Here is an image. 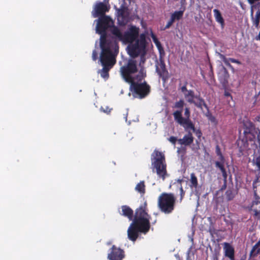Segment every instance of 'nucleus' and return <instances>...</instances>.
Returning <instances> with one entry per match:
<instances>
[{
	"instance_id": "obj_1",
	"label": "nucleus",
	"mask_w": 260,
	"mask_h": 260,
	"mask_svg": "<svg viewBox=\"0 0 260 260\" xmlns=\"http://www.w3.org/2000/svg\"><path fill=\"white\" fill-rule=\"evenodd\" d=\"M148 211L146 201L136 209L134 218L127 230L128 238L132 241H136L139 233L146 234L149 232L151 216Z\"/></svg>"
},
{
	"instance_id": "obj_2",
	"label": "nucleus",
	"mask_w": 260,
	"mask_h": 260,
	"mask_svg": "<svg viewBox=\"0 0 260 260\" xmlns=\"http://www.w3.org/2000/svg\"><path fill=\"white\" fill-rule=\"evenodd\" d=\"M101 53L100 60L102 66L113 67L116 63V57L118 53L119 46L115 41H100Z\"/></svg>"
},
{
	"instance_id": "obj_3",
	"label": "nucleus",
	"mask_w": 260,
	"mask_h": 260,
	"mask_svg": "<svg viewBox=\"0 0 260 260\" xmlns=\"http://www.w3.org/2000/svg\"><path fill=\"white\" fill-rule=\"evenodd\" d=\"M120 73L125 82L128 84L135 80L142 81L146 77L144 69H141L138 72L137 61L132 59L120 68Z\"/></svg>"
},
{
	"instance_id": "obj_4",
	"label": "nucleus",
	"mask_w": 260,
	"mask_h": 260,
	"mask_svg": "<svg viewBox=\"0 0 260 260\" xmlns=\"http://www.w3.org/2000/svg\"><path fill=\"white\" fill-rule=\"evenodd\" d=\"M139 27L135 25H131L124 34H122L118 27L113 26L111 29V33L119 41L127 44L132 43L139 39Z\"/></svg>"
},
{
	"instance_id": "obj_5",
	"label": "nucleus",
	"mask_w": 260,
	"mask_h": 260,
	"mask_svg": "<svg viewBox=\"0 0 260 260\" xmlns=\"http://www.w3.org/2000/svg\"><path fill=\"white\" fill-rule=\"evenodd\" d=\"M176 202L174 193L163 192L158 198L157 207L162 213L170 214L175 210Z\"/></svg>"
},
{
	"instance_id": "obj_6",
	"label": "nucleus",
	"mask_w": 260,
	"mask_h": 260,
	"mask_svg": "<svg viewBox=\"0 0 260 260\" xmlns=\"http://www.w3.org/2000/svg\"><path fill=\"white\" fill-rule=\"evenodd\" d=\"M152 165L158 176L164 180L168 176L165 156L161 152L154 150L151 154Z\"/></svg>"
},
{
	"instance_id": "obj_7",
	"label": "nucleus",
	"mask_w": 260,
	"mask_h": 260,
	"mask_svg": "<svg viewBox=\"0 0 260 260\" xmlns=\"http://www.w3.org/2000/svg\"><path fill=\"white\" fill-rule=\"evenodd\" d=\"M96 21V30L97 33L101 35L100 41H110L111 40L107 39L106 30L110 27L112 29L115 26L111 18L107 15L101 16Z\"/></svg>"
},
{
	"instance_id": "obj_8",
	"label": "nucleus",
	"mask_w": 260,
	"mask_h": 260,
	"mask_svg": "<svg viewBox=\"0 0 260 260\" xmlns=\"http://www.w3.org/2000/svg\"><path fill=\"white\" fill-rule=\"evenodd\" d=\"M129 84V89L135 97L142 99L150 92V86L145 81L142 82L135 80Z\"/></svg>"
},
{
	"instance_id": "obj_9",
	"label": "nucleus",
	"mask_w": 260,
	"mask_h": 260,
	"mask_svg": "<svg viewBox=\"0 0 260 260\" xmlns=\"http://www.w3.org/2000/svg\"><path fill=\"white\" fill-rule=\"evenodd\" d=\"M135 43H129L128 46V52L132 57H136L140 54L144 55L145 53L146 48V36L144 34H141L139 39L135 41Z\"/></svg>"
},
{
	"instance_id": "obj_10",
	"label": "nucleus",
	"mask_w": 260,
	"mask_h": 260,
	"mask_svg": "<svg viewBox=\"0 0 260 260\" xmlns=\"http://www.w3.org/2000/svg\"><path fill=\"white\" fill-rule=\"evenodd\" d=\"M174 120L179 125L183 127L193 128V123L190 119V112L188 107H186L184 110L185 117L182 116V113L180 111H174L173 113Z\"/></svg>"
},
{
	"instance_id": "obj_11",
	"label": "nucleus",
	"mask_w": 260,
	"mask_h": 260,
	"mask_svg": "<svg viewBox=\"0 0 260 260\" xmlns=\"http://www.w3.org/2000/svg\"><path fill=\"white\" fill-rule=\"evenodd\" d=\"M184 98L189 104H193L198 108L202 109L203 106L208 109V106L204 100L200 95H195L192 90H189L188 92L184 93Z\"/></svg>"
},
{
	"instance_id": "obj_12",
	"label": "nucleus",
	"mask_w": 260,
	"mask_h": 260,
	"mask_svg": "<svg viewBox=\"0 0 260 260\" xmlns=\"http://www.w3.org/2000/svg\"><path fill=\"white\" fill-rule=\"evenodd\" d=\"M117 17L120 25H125L128 21L129 12L127 7L121 6L117 9Z\"/></svg>"
},
{
	"instance_id": "obj_13",
	"label": "nucleus",
	"mask_w": 260,
	"mask_h": 260,
	"mask_svg": "<svg viewBox=\"0 0 260 260\" xmlns=\"http://www.w3.org/2000/svg\"><path fill=\"white\" fill-rule=\"evenodd\" d=\"M124 257V251L115 245L112 246L111 251L108 255L109 260H122Z\"/></svg>"
},
{
	"instance_id": "obj_14",
	"label": "nucleus",
	"mask_w": 260,
	"mask_h": 260,
	"mask_svg": "<svg viewBox=\"0 0 260 260\" xmlns=\"http://www.w3.org/2000/svg\"><path fill=\"white\" fill-rule=\"evenodd\" d=\"M156 71L159 77L165 82L169 78V73L166 68L164 59L161 57L159 59V66H156Z\"/></svg>"
},
{
	"instance_id": "obj_15",
	"label": "nucleus",
	"mask_w": 260,
	"mask_h": 260,
	"mask_svg": "<svg viewBox=\"0 0 260 260\" xmlns=\"http://www.w3.org/2000/svg\"><path fill=\"white\" fill-rule=\"evenodd\" d=\"M109 8L102 2H99L96 4L94 6V10L92 12L93 17L94 18L101 17V16L105 15V13L109 11Z\"/></svg>"
},
{
	"instance_id": "obj_16",
	"label": "nucleus",
	"mask_w": 260,
	"mask_h": 260,
	"mask_svg": "<svg viewBox=\"0 0 260 260\" xmlns=\"http://www.w3.org/2000/svg\"><path fill=\"white\" fill-rule=\"evenodd\" d=\"M121 211L119 213L121 216L127 218L129 220H133L134 218L135 213L133 209L127 205H122L121 206Z\"/></svg>"
},
{
	"instance_id": "obj_17",
	"label": "nucleus",
	"mask_w": 260,
	"mask_h": 260,
	"mask_svg": "<svg viewBox=\"0 0 260 260\" xmlns=\"http://www.w3.org/2000/svg\"><path fill=\"white\" fill-rule=\"evenodd\" d=\"M223 245L224 256L228 257L230 260H235L234 247L227 242H224Z\"/></svg>"
},
{
	"instance_id": "obj_18",
	"label": "nucleus",
	"mask_w": 260,
	"mask_h": 260,
	"mask_svg": "<svg viewBox=\"0 0 260 260\" xmlns=\"http://www.w3.org/2000/svg\"><path fill=\"white\" fill-rule=\"evenodd\" d=\"M186 132L187 134L185 135L183 138L178 140V143L181 145L189 146L193 142L194 138L192 133L189 130Z\"/></svg>"
},
{
	"instance_id": "obj_19",
	"label": "nucleus",
	"mask_w": 260,
	"mask_h": 260,
	"mask_svg": "<svg viewBox=\"0 0 260 260\" xmlns=\"http://www.w3.org/2000/svg\"><path fill=\"white\" fill-rule=\"evenodd\" d=\"M255 200L252 202L251 206V210L253 211L255 216L260 218V198L257 197V194L255 192Z\"/></svg>"
},
{
	"instance_id": "obj_20",
	"label": "nucleus",
	"mask_w": 260,
	"mask_h": 260,
	"mask_svg": "<svg viewBox=\"0 0 260 260\" xmlns=\"http://www.w3.org/2000/svg\"><path fill=\"white\" fill-rule=\"evenodd\" d=\"M215 167L221 171L222 175V177L223 178L224 184L222 186L221 189L223 190L226 188V181L228 178V174L226 171L225 168L223 166L222 164L218 161H215Z\"/></svg>"
},
{
	"instance_id": "obj_21",
	"label": "nucleus",
	"mask_w": 260,
	"mask_h": 260,
	"mask_svg": "<svg viewBox=\"0 0 260 260\" xmlns=\"http://www.w3.org/2000/svg\"><path fill=\"white\" fill-rule=\"evenodd\" d=\"M256 147L257 149L258 156L256 158L255 163L258 170L260 171V132L257 134L256 140Z\"/></svg>"
},
{
	"instance_id": "obj_22",
	"label": "nucleus",
	"mask_w": 260,
	"mask_h": 260,
	"mask_svg": "<svg viewBox=\"0 0 260 260\" xmlns=\"http://www.w3.org/2000/svg\"><path fill=\"white\" fill-rule=\"evenodd\" d=\"M218 78L221 83L224 84L228 83L229 74L227 70L224 67H222V70L219 73Z\"/></svg>"
},
{
	"instance_id": "obj_23",
	"label": "nucleus",
	"mask_w": 260,
	"mask_h": 260,
	"mask_svg": "<svg viewBox=\"0 0 260 260\" xmlns=\"http://www.w3.org/2000/svg\"><path fill=\"white\" fill-rule=\"evenodd\" d=\"M213 13L216 21L220 24L222 28H223L224 26V20L220 11L215 9L213 10Z\"/></svg>"
},
{
	"instance_id": "obj_24",
	"label": "nucleus",
	"mask_w": 260,
	"mask_h": 260,
	"mask_svg": "<svg viewBox=\"0 0 260 260\" xmlns=\"http://www.w3.org/2000/svg\"><path fill=\"white\" fill-rule=\"evenodd\" d=\"M219 57L220 59L224 62L225 65L230 68H232V66L229 62V61H231L233 63H235L238 64H241V61H240L239 60L233 58H229V59H228L225 57V56L224 55L222 54H219Z\"/></svg>"
},
{
	"instance_id": "obj_25",
	"label": "nucleus",
	"mask_w": 260,
	"mask_h": 260,
	"mask_svg": "<svg viewBox=\"0 0 260 260\" xmlns=\"http://www.w3.org/2000/svg\"><path fill=\"white\" fill-rule=\"evenodd\" d=\"M184 105V101L183 99H180L179 101L175 102L172 108L177 109L175 111H180L181 113H182Z\"/></svg>"
},
{
	"instance_id": "obj_26",
	"label": "nucleus",
	"mask_w": 260,
	"mask_h": 260,
	"mask_svg": "<svg viewBox=\"0 0 260 260\" xmlns=\"http://www.w3.org/2000/svg\"><path fill=\"white\" fill-rule=\"evenodd\" d=\"M260 253V240L252 247L250 252V257H255Z\"/></svg>"
},
{
	"instance_id": "obj_27",
	"label": "nucleus",
	"mask_w": 260,
	"mask_h": 260,
	"mask_svg": "<svg viewBox=\"0 0 260 260\" xmlns=\"http://www.w3.org/2000/svg\"><path fill=\"white\" fill-rule=\"evenodd\" d=\"M253 12L252 10L251 11V16H252V23L255 27H257L259 25L260 22V10L258 9L257 10L254 18L253 17Z\"/></svg>"
},
{
	"instance_id": "obj_28",
	"label": "nucleus",
	"mask_w": 260,
	"mask_h": 260,
	"mask_svg": "<svg viewBox=\"0 0 260 260\" xmlns=\"http://www.w3.org/2000/svg\"><path fill=\"white\" fill-rule=\"evenodd\" d=\"M103 67L102 70H100L99 73L102 78L107 79L109 76V72L112 67L108 66H103Z\"/></svg>"
},
{
	"instance_id": "obj_29",
	"label": "nucleus",
	"mask_w": 260,
	"mask_h": 260,
	"mask_svg": "<svg viewBox=\"0 0 260 260\" xmlns=\"http://www.w3.org/2000/svg\"><path fill=\"white\" fill-rule=\"evenodd\" d=\"M184 11V9L182 10L176 11L173 13L171 14V18L173 19L175 21L180 20L183 16Z\"/></svg>"
},
{
	"instance_id": "obj_30",
	"label": "nucleus",
	"mask_w": 260,
	"mask_h": 260,
	"mask_svg": "<svg viewBox=\"0 0 260 260\" xmlns=\"http://www.w3.org/2000/svg\"><path fill=\"white\" fill-rule=\"evenodd\" d=\"M244 133L245 134H251L254 128V125L250 121H246L244 124Z\"/></svg>"
},
{
	"instance_id": "obj_31",
	"label": "nucleus",
	"mask_w": 260,
	"mask_h": 260,
	"mask_svg": "<svg viewBox=\"0 0 260 260\" xmlns=\"http://www.w3.org/2000/svg\"><path fill=\"white\" fill-rule=\"evenodd\" d=\"M190 184L189 186L191 188H197L198 186V181L197 177H196L194 173H192L190 174V179L189 180Z\"/></svg>"
},
{
	"instance_id": "obj_32",
	"label": "nucleus",
	"mask_w": 260,
	"mask_h": 260,
	"mask_svg": "<svg viewBox=\"0 0 260 260\" xmlns=\"http://www.w3.org/2000/svg\"><path fill=\"white\" fill-rule=\"evenodd\" d=\"M135 189L140 193L144 194L145 193V185L144 181H141L138 183L136 186Z\"/></svg>"
},
{
	"instance_id": "obj_33",
	"label": "nucleus",
	"mask_w": 260,
	"mask_h": 260,
	"mask_svg": "<svg viewBox=\"0 0 260 260\" xmlns=\"http://www.w3.org/2000/svg\"><path fill=\"white\" fill-rule=\"evenodd\" d=\"M215 152L217 156L219 157L220 161H218L219 162H220L222 164L223 166L224 167V157L222 155L220 148L219 145H217L215 148Z\"/></svg>"
},
{
	"instance_id": "obj_34",
	"label": "nucleus",
	"mask_w": 260,
	"mask_h": 260,
	"mask_svg": "<svg viewBox=\"0 0 260 260\" xmlns=\"http://www.w3.org/2000/svg\"><path fill=\"white\" fill-rule=\"evenodd\" d=\"M237 145L239 147L240 151L242 152L244 150V148L248 146V144L246 141H244L243 140H239L237 141Z\"/></svg>"
},
{
	"instance_id": "obj_35",
	"label": "nucleus",
	"mask_w": 260,
	"mask_h": 260,
	"mask_svg": "<svg viewBox=\"0 0 260 260\" xmlns=\"http://www.w3.org/2000/svg\"><path fill=\"white\" fill-rule=\"evenodd\" d=\"M150 36L153 40V42L155 43V44L159 49V51H160V49H162V47L160 42L158 41L156 36L152 32H151ZM160 53H161V52H160Z\"/></svg>"
},
{
	"instance_id": "obj_36",
	"label": "nucleus",
	"mask_w": 260,
	"mask_h": 260,
	"mask_svg": "<svg viewBox=\"0 0 260 260\" xmlns=\"http://www.w3.org/2000/svg\"><path fill=\"white\" fill-rule=\"evenodd\" d=\"M150 36L153 40V42L155 43V44L159 49V51H160V49H162V47L160 42L158 41L156 36L152 32H151ZM160 53H161V52H160Z\"/></svg>"
},
{
	"instance_id": "obj_37",
	"label": "nucleus",
	"mask_w": 260,
	"mask_h": 260,
	"mask_svg": "<svg viewBox=\"0 0 260 260\" xmlns=\"http://www.w3.org/2000/svg\"><path fill=\"white\" fill-rule=\"evenodd\" d=\"M150 36L153 40V42L155 43V44L159 49V51H160V49H162V47L160 42L158 41L156 36L152 32H151ZM160 53H161V52H160Z\"/></svg>"
},
{
	"instance_id": "obj_38",
	"label": "nucleus",
	"mask_w": 260,
	"mask_h": 260,
	"mask_svg": "<svg viewBox=\"0 0 260 260\" xmlns=\"http://www.w3.org/2000/svg\"><path fill=\"white\" fill-rule=\"evenodd\" d=\"M150 36L153 40V42L155 43V44L159 49V51H160V49H162V47L160 42L158 41L156 36L152 32H151ZM160 53H161V52H160Z\"/></svg>"
},
{
	"instance_id": "obj_39",
	"label": "nucleus",
	"mask_w": 260,
	"mask_h": 260,
	"mask_svg": "<svg viewBox=\"0 0 260 260\" xmlns=\"http://www.w3.org/2000/svg\"><path fill=\"white\" fill-rule=\"evenodd\" d=\"M150 36L153 40V42L155 43V44L159 49V51H160V49H162V47L160 42L158 41L156 36L152 32H151ZM160 53H161V52H160Z\"/></svg>"
},
{
	"instance_id": "obj_40",
	"label": "nucleus",
	"mask_w": 260,
	"mask_h": 260,
	"mask_svg": "<svg viewBox=\"0 0 260 260\" xmlns=\"http://www.w3.org/2000/svg\"><path fill=\"white\" fill-rule=\"evenodd\" d=\"M150 36L153 40V42L155 43V44L159 49V51H160V49H162V47L160 42L158 41L156 36L152 32H151ZM160 53H161V52H160Z\"/></svg>"
},
{
	"instance_id": "obj_41",
	"label": "nucleus",
	"mask_w": 260,
	"mask_h": 260,
	"mask_svg": "<svg viewBox=\"0 0 260 260\" xmlns=\"http://www.w3.org/2000/svg\"><path fill=\"white\" fill-rule=\"evenodd\" d=\"M184 129L185 131H190V130H192L196 135L197 137L199 138V139H200V138L201 137L202 135V133L201 131V130L200 129H197L194 126V125L193 124V128H186V127H184Z\"/></svg>"
},
{
	"instance_id": "obj_42",
	"label": "nucleus",
	"mask_w": 260,
	"mask_h": 260,
	"mask_svg": "<svg viewBox=\"0 0 260 260\" xmlns=\"http://www.w3.org/2000/svg\"><path fill=\"white\" fill-rule=\"evenodd\" d=\"M225 195L228 201H231L235 197L233 191L230 189H229L226 191Z\"/></svg>"
},
{
	"instance_id": "obj_43",
	"label": "nucleus",
	"mask_w": 260,
	"mask_h": 260,
	"mask_svg": "<svg viewBox=\"0 0 260 260\" xmlns=\"http://www.w3.org/2000/svg\"><path fill=\"white\" fill-rule=\"evenodd\" d=\"M175 21L170 17V20L167 22V24L165 27H161L160 28L161 30H165L166 29H169Z\"/></svg>"
},
{
	"instance_id": "obj_44",
	"label": "nucleus",
	"mask_w": 260,
	"mask_h": 260,
	"mask_svg": "<svg viewBox=\"0 0 260 260\" xmlns=\"http://www.w3.org/2000/svg\"><path fill=\"white\" fill-rule=\"evenodd\" d=\"M178 188L179 189L180 196V202H181L182 200H183V199L184 197L185 191H184V190L183 189V187L181 184H180V185L178 186Z\"/></svg>"
},
{
	"instance_id": "obj_45",
	"label": "nucleus",
	"mask_w": 260,
	"mask_h": 260,
	"mask_svg": "<svg viewBox=\"0 0 260 260\" xmlns=\"http://www.w3.org/2000/svg\"><path fill=\"white\" fill-rule=\"evenodd\" d=\"M112 110V108H110L108 106H106L105 107H101L100 108V111L104 112V113H105L107 114H109L110 113L111 110Z\"/></svg>"
},
{
	"instance_id": "obj_46",
	"label": "nucleus",
	"mask_w": 260,
	"mask_h": 260,
	"mask_svg": "<svg viewBox=\"0 0 260 260\" xmlns=\"http://www.w3.org/2000/svg\"><path fill=\"white\" fill-rule=\"evenodd\" d=\"M169 141L173 145H175L178 140L176 137L174 136H171L168 139Z\"/></svg>"
},
{
	"instance_id": "obj_47",
	"label": "nucleus",
	"mask_w": 260,
	"mask_h": 260,
	"mask_svg": "<svg viewBox=\"0 0 260 260\" xmlns=\"http://www.w3.org/2000/svg\"><path fill=\"white\" fill-rule=\"evenodd\" d=\"M98 57V53L95 50H93L92 53V58L93 60L95 61Z\"/></svg>"
},
{
	"instance_id": "obj_48",
	"label": "nucleus",
	"mask_w": 260,
	"mask_h": 260,
	"mask_svg": "<svg viewBox=\"0 0 260 260\" xmlns=\"http://www.w3.org/2000/svg\"><path fill=\"white\" fill-rule=\"evenodd\" d=\"M189 90H187L186 85H184L183 86L181 87V91L182 92H183L184 94V93L188 92Z\"/></svg>"
},
{
	"instance_id": "obj_49",
	"label": "nucleus",
	"mask_w": 260,
	"mask_h": 260,
	"mask_svg": "<svg viewBox=\"0 0 260 260\" xmlns=\"http://www.w3.org/2000/svg\"><path fill=\"white\" fill-rule=\"evenodd\" d=\"M260 0H247L249 4L250 5L254 4L255 3L259 1Z\"/></svg>"
},
{
	"instance_id": "obj_50",
	"label": "nucleus",
	"mask_w": 260,
	"mask_h": 260,
	"mask_svg": "<svg viewBox=\"0 0 260 260\" xmlns=\"http://www.w3.org/2000/svg\"><path fill=\"white\" fill-rule=\"evenodd\" d=\"M224 95L226 96H231V94L228 92H225Z\"/></svg>"
},
{
	"instance_id": "obj_51",
	"label": "nucleus",
	"mask_w": 260,
	"mask_h": 260,
	"mask_svg": "<svg viewBox=\"0 0 260 260\" xmlns=\"http://www.w3.org/2000/svg\"><path fill=\"white\" fill-rule=\"evenodd\" d=\"M257 40H259L260 41V31L259 32L258 35L256 38Z\"/></svg>"
},
{
	"instance_id": "obj_52",
	"label": "nucleus",
	"mask_w": 260,
	"mask_h": 260,
	"mask_svg": "<svg viewBox=\"0 0 260 260\" xmlns=\"http://www.w3.org/2000/svg\"><path fill=\"white\" fill-rule=\"evenodd\" d=\"M185 1H186V0H181V3L182 4H183L185 3Z\"/></svg>"
},
{
	"instance_id": "obj_53",
	"label": "nucleus",
	"mask_w": 260,
	"mask_h": 260,
	"mask_svg": "<svg viewBox=\"0 0 260 260\" xmlns=\"http://www.w3.org/2000/svg\"><path fill=\"white\" fill-rule=\"evenodd\" d=\"M214 260H218V257H215L214 258Z\"/></svg>"
},
{
	"instance_id": "obj_54",
	"label": "nucleus",
	"mask_w": 260,
	"mask_h": 260,
	"mask_svg": "<svg viewBox=\"0 0 260 260\" xmlns=\"http://www.w3.org/2000/svg\"><path fill=\"white\" fill-rule=\"evenodd\" d=\"M259 5H260V3H258V4H257V5L258 6H259Z\"/></svg>"
},
{
	"instance_id": "obj_55",
	"label": "nucleus",
	"mask_w": 260,
	"mask_h": 260,
	"mask_svg": "<svg viewBox=\"0 0 260 260\" xmlns=\"http://www.w3.org/2000/svg\"><path fill=\"white\" fill-rule=\"evenodd\" d=\"M240 260H244V258H241L240 259Z\"/></svg>"
}]
</instances>
